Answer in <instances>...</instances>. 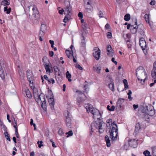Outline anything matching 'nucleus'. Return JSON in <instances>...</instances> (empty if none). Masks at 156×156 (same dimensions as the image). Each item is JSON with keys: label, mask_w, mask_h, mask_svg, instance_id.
<instances>
[{"label": "nucleus", "mask_w": 156, "mask_h": 156, "mask_svg": "<svg viewBox=\"0 0 156 156\" xmlns=\"http://www.w3.org/2000/svg\"><path fill=\"white\" fill-rule=\"evenodd\" d=\"M145 112H142L141 118L144 121L149 122L150 120L149 116H152L155 114L154 107L151 105H148L145 108Z\"/></svg>", "instance_id": "1"}, {"label": "nucleus", "mask_w": 156, "mask_h": 156, "mask_svg": "<svg viewBox=\"0 0 156 156\" xmlns=\"http://www.w3.org/2000/svg\"><path fill=\"white\" fill-rule=\"evenodd\" d=\"M136 76L138 80L140 81L141 83L143 81V84L145 80L147 78V75L145 70L142 66H140L136 70Z\"/></svg>", "instance_id": "2"}, {"label": "nucleus", "mask_w": 156, "mask_h": 156, "mask_svg": "<svg viewBox=\"0 0 156 156\" xmlns=\"http://www.w3.org/2000/svg\"><path fill=\"white\" fill-rule=\"evenodd\" d=\"M98 120L96 121H93L91 125V131L93 132L94 130L96 129H98L100 133H102L104 131V129L102 128V125L103 124V122L99 119H97Z\"/></svg>", "instance_id": "3"}, {"label": "nucleus", "mask_w": 156, "mask_h": 156, "mask_svg": "<svg viewBox=\"0 0 156 156\" xmlns=\"http://www.w3.org/2000/svg\"><path fill=\"white\" fill-rule=\"evenodd\" d=\"M112 127H110L109 130L110 137L112 140H116L118 134V129L117 125L114 122L112 123Z\"/></svg>", "instance_id": "4"}, {"label": "nucleus", "mask_w": 156, "mask_h": 156, "mask_svg": "<svg viewBox=\"0 0 156 156\" xmlns=\"http://www.w3.org/2000/svg\"><path fill=\"white\" fill-rule=\"evenodd\" d=\"M88 111L93 115L94 119H100L101 115L99 111L96 108H94L93 106L88 104Z\"/></svg>", "instance_id": "5"}, {"label": "nucleus", "mask_w": 156, "mask_h": 156, "mask_svg": "<svg viewBox=\"0 0 156 156\" xmlns=\"http://www.w3.org/2000/svg\"><path fill=\"white\" fill-rule=\"evenodd\" d=\"M34 96L36 98H38V100H40L42 103L41 106L44 110L46 108V104L45 101V97L44 95L42 94H40L39 95L37 93L34 94Z\"/></svg>", "instance_id": "6"}, {"label": "nucleus", "mask_w": 156, "mask_h": 156, "mask_svg": "<svg viewBox=\"0 0 156 156\" xmlns=\"http://www.w3.org/2000/svg\"><path fill=\"white\" fill-rule=\"evenodd\" d=\"M33 11V14L32 16V20L34 23H38V19L39 17L38 11L37 8L35 6H34L32 8Z\"/></svg>", "instance_id": "7"}, {"label": "nucleus", "mask_w": 156, "mask_h": 156, "mask_svg": "<svg viewBox=\"0 0 156 156\" xmlns=\"http://www.w3.org/2000/svg\"><path fill=\"white\" fill-rule=\"evenodd\" d=\"M65 115L66 117L65 122L66 126L69 128H71L72 126L71 115L68 111H66L65 112Z\"/></svg>", "instance_id": "8"}, {"label": "nucleus", "mask_w": 156, "mask_h": 156, "mask_svg": "<svg viewBox=\"0 0 156 156\" xmlns=\"http://www.w3.org/2000/svg\"><path fill=\"white\" fill-rule=\"evenodd\" d=\"M139 44L144 52L146 55L147 53V48L146 43L144 38L142 37L140 39Z\"/></svg>", "instance_id": "9"}, {"label": "nucleus", "mask_w": 156, "mask_h": 156, "mask_svg": "<svg viewBox=\"0 0 156 156\" xmlns=\"http://www.w3.org/2000/svg\"><path fill=\"white\" fill-rule=\"evenodd\" d=\"M64 9L65 11V14L71 16L72 14V7L69 2H67L65 3Z\"/></svg>", "instance_id": "10"}, {"label": "nucleus", "mask_w": 156, "mask_h": 156, "mask_svg": "<svg viewBox=\"0 0 156 156\" xmlns=\"http://www.w3.org/2000/svg\"><path fill=\"white\" fill-rule=\"evenodd\" d=\"M94 50L95 51L93 53V56L96 60H98L100 58L101 55V50L97 48H95Z\"/></svg>", "instance_id": "11"}, {"label": "nucleus", "mask_w": 156, "mask_h": 156, "mask_svg": "<svg viewBox=\"0 0 156 156\" xmlns=\"http://www.w3.org/2000/svg\"><path fill=\"white\" fill-rule=\"evenodd\" d=\"M106 49L107 54L110 56H113L114 55L113 50L110 45L107 46Z\"/></svg>", "instance_id": "12"}, {"label": "nucleus", "mask_w": 156, "mask_h": 156, "mask_svg": "<svg viewBox=\"0 0 156 156\" xmlns=\"http://www.w3.org/2000/svg\"><path fill=\"white\" fill-rule=\"evenodd\" d=\"M129 144L131 147L134 148L137 147V143L136 140L133 139L129 140H128Z\"/></svg>", "instance_id": "13"}, {"label": "nucleus", "mask_w": 156, "mask_h": 156, "mask_svg": "<svg viewBox=\"0 0 156 156\" xmlns=\"http://www.w3.org/2000/svg\"><path fill=\"white\" fill-rule=\"evenodd\" d=\"M95 2L88 0V12H92L94 7Z\"/></svg>", "instance_id": "14"}, {"label": "nucleus", "mask_w": 156, "mask_h": 156, "mask_svg": "<svg viewBox=\"0 0 156 156\" xmlns=\"http://www.w3.org/2000/svg\"><path fill=\"white\" fill-rule=\"evenodd\" d=\"M46 26L44 24H41L40 29L39 35L44 36L46 31Z\"/></svg>", "instance_id": "15"}, {"label": "nucleus", "mask_w": 156, "mask_h": 156, "mask_svg": "<svg viewBox=\"0 0 156 156\" xmlns=\"http://www.w3.org/2000/svg\"><path fill=\"white\" fill-rule=\"evenodd\" d=\"M47 98L48 99V102L50 105L51 107L52 110L54 109V98L53 96H51L49 98V97H47Z\"/></svg>", "instance_id": "16"}, {"label": "nucleus", "mask_w": 156, "mask_h": 156, "mask_svg": "<svg viewBox=\"0 0 156 156\" xmlns=\"http://www.w3.org/2000/svg\"><path fill=\"white\" fill-rule=\"evenodd\" d=\"M151 18V15L150 14H146L144 16V18L147 22L148 23L150 26H151V25L150 22V19Z\"/></svg>", "instance_id": "17"}, {"label": "nucleus", "mask_w": 156, "mask_h": 156, "mask_svg": "<svg viewBox=\"0 0 156 156\" xmlns=\"http://www.w3.org/2000/svg\"><path fill=\"white\" fill-rule=\"evenodd\" d=\"M124 99L122 98H119L118 99L117 105L119 108L121 107V105L124 102Z\"/></svg>", "instance_id": "18"}, {"label": "nucleus", "mask_w": 156, "mask_h": 156, "mask_svg": "<svg viewBox=\"0 0 156 156\" xmlns=\"http://www.w3.org/2000/svg\"><path fill=\"white\" fill-rule=\"evenodd\" d=\"M66 53L68 58L70 59L72 58V56L73 55V51H70L69 50H66Z\"/></svg>", "instance_id": "19"}, {"label": "nucleus", "mask_w": 156, "mask_h": 156, "mask_svg": "<svg viewBox=\"0 0 156 156\" xmlns=\"http://www.w3.org/2000/svg\"><path fill=\"white\" fill-rule=\"evenodd\" d=\"M23 93L24 94H26L27 97L30 98H32V96L31 94L30 91L28 89H26L23 91Z\"/></svg>", "instance_id": "20"}, {"label": "nucleus", "mask_w": 156, "mask_h": 156, "mask_svg": "<svg viewBox=\"0 0 156 156\" xmlns=\"http://www.w3.org/2000/svg\"><path fill=\"white\" fill-rule=\"evenodd\" d=\"M94 69L95 71H96L98 73H100V71L101 70V67L100 65H97L94 67Z\"/></svg>", "instance_id": "21"}, {"label": "nucleus", "mask_w": 156, "mask_h": 156, "mask_svg": "<svg viewBox=\"0 0 156 156\" xmlns=\"http://www.w3.org/2000/svg\"><path fill=\"white\" fill-rule=\"evenodd\" d=\"M44 66L46 72L48 73H50L51 72V70L50 69V66L49 64H47L46 63H44Z\"/></svg>", "instance_id": "22"}, {"label": "nucleus", "mask_w": 156, "mask_h": 156, "mask_svg": "<svg viewBox=\"0 0 156 156\" xmlns=\"http://www.w3.org/2000/svg\"><path fill=\"white\" fill-rule=\"evenodd\" d=\"M141 127L140 126L139 123H137L136 124L134 133H135L136 134L138 133V131L141 129Z\"/></svg>", "instance_id": "23"}, {"label": "nucleus", "mask_w": 156, "mask_h": 156, "mask_svg": "<svg viewBox=\"0 0 156 156\" xmlns=\"http://www.w3.org/2000/svg\"><path fill=\"white\" fill-rule=\"evenodd\" d=\"M105 139L106 143L107 146L108 147H109L111 146V144L108 136V135L106 136L105 137Z\"/></svg>", "instance_id": "24"}, {"label": "nucleus", "mask_w": 156, "mask_h": 156, "mask_svg": "<svg viewBox=\"0 0 156 156\" xmlns=\"http://www.w3.org/2000/svg\"><path fill=\"white\" fill-rule=\"evenodd\" d=\"M138 27H134L133 26H131V32L133 34H135L137 32Z\"/></svg>", "instance_id": "25"}, {"label": "nucleus", "mask_w": 156, "mask_h": 156, "mask_svg": "<svg viewBox=\"0 0 156 156\" xmlns=\"http://www.w3.org/2000/svg\"><path fill=\"white\" fill-rule=\"evenodd\" d=\"M27 78L28 81L30 83V86L31 87H32V86L31 85H33V76H30L29 77V76L27 77Z\"/></svg>", "instance_id": "26"}, {"label": "nucleus", "mask_w": 156, "mask_h": 156, "mask_svg": "<svg viewBox=\"0 0 156 156\" xmlns=\"http://www.w3.org/2000/svg\"><path fill=\"white\" fill-rule=\"evenodd\" d=\"M82 27L84 31L83 34H84V33L86 34L87 31V24H83L82 25Z\"/></svg>", "instance_id": "27"}, {"label": "nucleus", "mask_w": 156, "mask_h": 156, "mask_svg": "<svg viewBox=\"0 0 156 156\" xmlns=\"http://www.w3.org/2000/svg\"><path fill=\"white\" fill-rule=\"evenodd\" d=\"M81 45L82 47H85L86 45L85 38L83 35L81 37Z\"/></svg>", "instance_id": "28"}, {"label": "nucleus", "mask_w": 156, "mask_h": 156, "mask_svg": "<svg viewBox=\"0 0 156 156\" xmlns=\"http://www.w3.org/2000/svg\"><path fill=\"white\" fill-rule=\"evenodd\" d=\"M66 78L68 79V81L70 82L72 81L71 79H70L71 77V74L69 73L68 71H67L66 73Z\"/></svg>", "instance_id": "29"}, {"label": "nucleus", "mask_w": 156, "mask_h": 156, "mask_svg": "<svg viewBox=\"0 0 156 156\" xmlns=\"http://www.w3.org/2000/svg\"><path fill=\"white\" fill-rule=\"evenodd\" d=\"M130 19V16L129 14H126L124 17V20L126 21H129Z\"/></svg>", "instance_id": "30"}, {"label": "nucleus", "mask_w": 156, "mask_h": 156, "mask_svg": "<svg viewBox=\"0 0 156 156\" xmlns=\"http://www.w3.org/2000/svg\"><path fill=\"white\" fill-rule=\"evenodd\" d=\"M71 16H70L69 15H66L63 20V22L64 23H66L70 19Z\"/></svg>", "instance_id": "31"}, {"label": "nucleus", "mask_w": 156, "mask_h": 156, "mask_svg": "<svg viewBox=\"0 0 156 156\" xmlns=\"http://www.w3.org/2000/svg\"><path fill=\"white\" fill-rule=\"evenodd\" d=\"M9 4V2H8L7 0H4L1 2V5L4 6L8 5Z\"/></svg>", "instance_id": "32"}, {"label": "nucleus", "mask_w": 156, "mask_h": 156, "mask_svg": "<svg viewBox=\"0 0 156 156\" xmlns=\"http://www.w3.org/2000/svg\"><path fill=\"white\" fill-rule=\"evenodd\" d=\"M123 83L124 84L125 86V88L126 89L129 88V85H128V82L126 79H124L123 80Z\"/></svg>", "instance_id": "33"}, {"label": "nucleus", "mask_w": 156, "mask_h": 156, "mask_svg": "<svg viewBox=\"0 0 156 156\" xmlns=\"http://www.w3.org/2000/svg\"><path fill=\"white\" fill-rule=\"evenodd\" d=\"M152 154L154 156H156V146L151 148Z\"/></svg>", "instance_id": "34"}, {"label": "nucleus", "mask_w": 156, "mask_h": 156, "mask_svg": "<svg viewBox=\"0 0 156 156\" xmlns=\"http://www.w3.org/2000/svg\"><path fill=\"white\" fill-rule=\"evenodd\" d=\"M11 9L10 8H9L8 9V7L7 6L5 7L4 8V11L5 12L6 11V13L7 14H9L11 11Z\"/></svg>", "instance_id": "35"}, {"label": "nucleus", "mask_w": 156, "mask_h": 156, "mask_svg": "<svg viewBox=\"0 0 156 156\" xmlns=\"http://www.w3.org/2000/svg\"><path fill=\"white\" fill-rule=\"evenodd\" d=\"M143 154L145 156H151L150 152L147 150L144 152Z\"/></svg>", "instance_id": "36"}, {"label": "nucleus", "mask_w": 156, "mask_h": 156, "mask_svg": "<svg viewBox=\"0 0 156 156\" xmlns=\"http://www.w3.org/2000/svg\"><path fill=\"white\" fill-rule=\"evenodd\" d=\"M27 77L33 76L32 72L29 69L27 70Z\"/></svg>", "instance_id": "37"}, {"label": "nucleus", "mask_w": 156, "mask_h": 156, "mask_svg": "<svg viewBox=\"0 0 156 156\" xmlns=\"http://www.w3.org/2000/svg\"><path fill=\"white\" fill-rule=\"evenodd\" d=\"M5 135L6 138V139L8 140L9 141H10L11 140L10 139V136L9 134L7 132H5L4 133Z\"/></svg>", "instance_id": "38"}, {"label": "nucleus", "mask_w": 156, "mask_h": 156, "mask_svg": "<svg viewBox=\"0 0 156 156\" xmlns=\"http://www.w3.org/2000/svg\"><path fill=\"white\" fill-rule=\"evenodd\" d=\"M110 89L112 91H114V84L113 83H111L109 84L108 85Z\"/></svg>", "instance_id": "39"}, {"label": "nucleus", "mask_w": 156, "mask_h": 156, "mask_svg": "<svg viewBox=\"0 0 156 156\" xmlns=\"http://www.w3.org/2000/svg\"><path fill=\"white\" fill-rule=\"evenodd\" d=\"M151 76L153 78L155 79H156V71H153V70L151 72Z\"/></svg>", "instance_id": "40"}, {"label": "nucleus", "mask_w": 156, "mask_h": 156, "mask_svg": "<svg viewBox=\"0 0 156 156\" xmlns=\"http://www.w3.org/2000/svg\"><path fill=\"white\" fill-rule=\"evenodd\" d=\"M73 131L72 130H70L69 132H66V134L67 135V137H68L69 136H72L73 135Z\"/></svg>", "instance_id": "41"}, {"label": "nucleus", "mask_w": 156, "mask_h": 156, "mask_svg": "<svg viewBox=\"0 0 156 156\" xmlns=\"http://www.w3.org/2000/svg\"><path fill=\"white\" fill-rule=\"evenodd\" d=\"M126 43L127 44L128 48H131L132 46V44L129 40H128L126 41Z\"/></svg>", "instance_id": "42"}, {"label": "nucleus", "mask_w": 156, "mask_h": 156, "mask_svg": "<svg viewBox=\"0 0 156 156\" xmlns=\"http://www.w3.org/2000/svg\"><path fill=\"white\" fill-rule=\"evenodd\" d=\"M14 122H15V124L16 125L13 124V127L15 129V131L18 130L17 127V120H15V119H14Z\"/></svg>", "instance_id": "43"}, {"label": "nucleus", "mask_w": 156, "mask_h": 156, "mask_svg": "<svg viewBox=\"0 0 156 156\" xmlns=\"http://www.w3.org/2000/svg\"><path fill=\"white\" fill-rule=\"evenodd\" d=\"M43 143V141H41L40 142L38 141L37 143L38 144V147L39 148H41L42 146H43V145L42 144Z\"/></svg>", "instance_id": "44"}, {"label": "nucleus", "mask_w": 156, "mask_h": 156, "mask_svg": "<svg viewBox=\"0 0 156 156\" xmlns=\"http://www.w3.org/2000/svg\"><path fill=\"white\" fill-rule=\"evenodd\" d=\"M48 82L50 83L53 84L55 83V80L51 78L50 79H49V80H48Z\"/></svg>", "instance_id": "45"}, {"label": "nucleus", "mask_w": 156, "mask_h": 156, "mask_svg": "<svg viewBox=\"0 0 156 156\" xmlns=\"http://www.w3.org/2000/svg\"><path fill=\"white\" fill-rule=\"evenodd\" d=\"M58 134L60 135H62L64 134V132L62 129H60L58 130Z\"/></svg>", "instance_id": "46"}, {"label": "nucleus", "mask_w": 156, "mask_h": 156, "mask_svg": "<svg viewBox=\"0 0 156 156\" xmlns=\"http://www.w3.org/2000/svg\"><path fill=\"white\" fill-rule=\"evenodd\" d=\"M75 66L76 68L79 69L80 70H81L83 69L82 67L78 64H76Z\"/></svg>", "instance_id": "47"}, {"label": "nucleus", "mask_w": 156, "mask_h": 156, "mask_svg": "<svg viewBox=\"0 0 156 156\" xmlns=\"http://www.w3.org/2000/svg\"><path fill=\"white\" fill-rule=\"evenodd\" d=\"M153 71H156V61L154 62L153 64Z\"/></svg>", "instance_id": "48"}, {"label": "nucleus", "mask_w": 156, "mask_h": 156, "mask_svg": "<svg viewBox=\"0 0 156 156\" xmlns=\"http://www.w3.org/2000/svg\"><path fill=\"white\" fill-rule=\"evenodd\" d=\"M138 32L142 36H144V32L143 30L142 29H140V30H138Z\"/></svg>", "instance_id": "49"}, {"label": "nucleus", "mask_w": 156, "mask_h": 156, "mask_svg": "<svg viewBox=\"0 0 156 156\" xmlns=\"http://www.w3.org/2000/svg\"><path fill=\"white\" fill-rule=\"evenodd\" d=\"M112 34L111 32H108L107 35V37L108 38H111L112 37Z\"/></svg>", "instance_id": "50"}, {"label": "nucleus", "mask_w": 156, "mask_h": 156, "mask_svg": "<svg viewBox=\"0 0 156 156\" xmlns=\"http://www.w3.org/2000/svg\"><path fill=\"white\" fill-rule=\"evenodd\" d=\"M49 43L51 44V46L52 48H53L54 47V41L52 40H49Z\"/></svg>", "instance_id": "51"}, {"label": "nucleus", "mask_w": 156, "mask_h": 156, "mask_svg": "<svg viewBox=\"0 0 156 156\" xmlns=\"http://www.w3.org/2000/svg\"><path fill=\"white\" fill-rule=\"evenodd\" d=\"M98 15L100 17V18L102 17L103 15V13L101 11H100L99 13L98 14Z\"/></svg>", "instance_id": "52"}, {"label": "nucleus", "mask_w": 156, "mask_h": 156, "mask_svg": "<svg viewBox=\"0 0 156 156\" xmlns=\"http://www.w3.org/2000/svg\"><path fill=\"white\" fill-rule=\"evenodd\" d=\"M78 16L80 18L82 19L83 18V14L81 12H80L78 15Z\"/></svg>", "instance_id": "53"}, {"label": "nucleus", "mask_w": 156, "mask_h": 156, "mask_svg": "<svg viewBox=\"0 0 156 156\" xmlns=\"http://www.w3.org/2000/svg\"><path fill=\"white\" fill-rule=\"evenodd\" d=\"M83 88H84V92L86 93L87 92V90H86L87 89V85H84L83 86Z\"/></svg>", "instance_id": "54"}, {"label": "nucleus", "mask_w": 156, "mask_h": 156, "mask_svg": "<svg viewBox=\"0 0 156 156\" xmlns=\"http://www.w3.org/2000/svg\"><path fill=\"white\" fill-rule=\"evenodd\" d=\"M107 122L108 123H111V125H112V123H112V120L111 119H109L107 121Z\"/></svg>", "instance_id": "55"}, {"label": "nucleus", "mask_w": 156, "mask_h": 156, "mask_svg": "<svg viewBox=\"0 0 156 156\" xmlns=\"http://www.w3.org/2000/svg\"><path fill=\"white\" fill-rule=\"evenodd\" d=\"M54 70L55 72H57V71L58 70V69L57 66H55L53 67Z\"/></svg>", "instance_id": "56"}, {"label": "nucleus", "mask_w": 156, "mask_h": 156, "mask_svg": "<svg viewBox=\"0 0 156 156\" xmlns=\"http://www.w3.org/2000/svg\"><path fill=\"white\" fill-rule=\"evenodd\" d=\"M15 134L16 135V137L17 138H19V134H18V130L15 131Z\"/></svg>", "instance_id": "57"}, {"label": "nucleus", "mask_w": 156, "mask_h": 156, "mask_svg": "<svg viewBox=\"0 0 156 156\" xmlns=\"http://www.w3.org/2000/svg\"><path fill=\"white\" fill-rule=\"evenodd\" d=\"M49 54L51 57H52L54 55V52L52 51H49Z\"/></svg>", "instance_id": "58"}, {"label": "nucleus", "mask_w": 156, "mask_h": 156, "mask_svg": "<svg viewBox=\"0 0 156 156\" xmlns=\"http://www.w3.org/2000/svg\"><path fill=\"white\" fill-rule=\"evenodd\" d=\"M105 28L106 29H109L110 28V25L108 23H107L105 26Z\"/></svg>", "instance_id": "59"}, {"label": "nucleus", "mask_w": 156, "mask_h": 156, "mask_svg": "<svg viewBox=\"0 0 156 156\" xmlns=\"http://www.w3.org/2000/svg\"><path fill=\"white\" fill-rule=\"evenodd\" d=\"M138 107V105H136L135 104H134L133 105V108L135 110L136 108H137Z\"/></svg>", "instance_id": "60"}, {"label": "nucleus", "mask_w": 156, "mask_h": 156, "mask_svg": "<svg viewBox=\"0 0 156 156\" xmlns=\"http://www.w3.org/2000/svg\"><path fill=\"white\" fill-rule=\"evenodd\" d=\"M44 79H45V80H47L48 81V80H49V79L47 76L46 75H44Z\"/></svg>", "instance_id": "61"}, {"label": "nucleus", "mask_w": 156, "mask_h": 156, "mask_svg": "<svg viewBox=\"0 0 156 156\" xmlns=\"http://www.w3.org/2000/svg\"><path fill=\"white\" fill-rule=\"evenodd\" d=\"M115 108V107L114 106H112L111 107V108H110V110H109V111H113L114 110Z\"/></svg>", "instance_id": "62"}, {"label": "nucleus", "mask_w": 156, "mask_h": 156, "mask_svg": "<svg viewBox=\"0 0 156 156\" xmlns=\"http://www.w3.org/2000/svg\"><path fill=\"white\" fill-rule=\"evenodd\" d=\"M155 2L154 1H152L150 4L151 5H155Z\"/></svg>", "instance_id": "63"}, {"label": "nucleus", "mask_w": 156, "mask_h": 156, "mask_svg": "<svg viewBox=\"0 0 156 156\" xmlns=\"http://www.w3.org/2000/svg\"><path fill=\"white\" fill-rule=\"evenodd\" d=\"M64 10L63 9H62V10H59L58 12L60 14H62L63 12H64Z\"/></svg>", "instance_id": "64"}]
</instances>
